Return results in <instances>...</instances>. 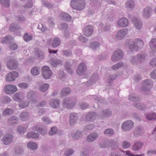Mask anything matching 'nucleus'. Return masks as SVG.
<instances>
[{
  "label": "nucleus",
  "mask_w": 156,
  "mask_h": 156,
  "mask_svg": "<svg viewBox=\"0 0 156 156\" xmlns=\"http://www.w3.org/2000/svg\"><path fill=\"white\" fill-rule=\"evenodd\" d=\"M146 56L144 53L139 52L136 56L131 57L130 62L134 65L139 64L144 61Z\"/></svg>",
  "instance_id": "nucleus-1"
},
{
  "label": "nucleus",
  "mask_w": 156,
  "mask_h": 156,
  "mask_svg": "<svg viewBox=\"0 0 156 156\" xmlns=\"http://www.w3.org/2000/svg\"><path fill=\"white\" fill-rule=\"evenodd\" d=\"M85 5V0H72L70 2V5L72 8L78 10H82Z\"/></svg>",
  "instance_id": "nucleus-2"
},
{
  "label": "nucleus",
  "mask_w": 156,
  "mask_h": 156,
  "mask_svg": "<svg viewBox=\"0 0 156 156\" xmlns=\"http://www.w3.org/2000/svg\"><path fill=\"white\" fill-rule=\"evenodd\" d=\"M76 102V98L73 97L68 98L63 100L62 105L64 107L71 109L74 107Z\"/></svg>",
  "instance_id": "nucleus-3"
},
{
  "label": "nucleus",
  "mask_w": 156,
  "mask_h": 156,
  "mask_svg": "<svg viewBox=\"0 0 156 156\" xmlns=\"http://www.w3.org/2000/svg\"><path fill=\"white\" fill-rule=\"evenodd\" d=\"M151 80L147 79L144 81V83L142 85V90L145 95H149L151 94L149 87L152 84Z\"/></svg>",
  "instance_id": "nucleus-4"
},
{
  "label": "nucleus",
  "mask_w": 156,
  "mask_h": 156,
  "mask_svg": "<svg viewBox=\"0 0 156 156\" xmlns=\"http://www.w3.org/2000/svg\"><path fill=\"white\" fill-rule=\"evenodd\" d=\"M134 123L132 121L128 120L124 121L121 125V128L125 131H129L133 128Z\"/></svg>",
  "instance_id": "nucleus-5"
},
{
  "label": "nucleus",
  "mask_w": 156,
  "mask_h": 156,
  "mask_svg": "<svg viewBox=\"0 0 156 156\" xmlns=\"http://www.w3.org/2000/svg\"><path fill=\"white\" fill-rule=\"evenodd\" d=\"M123 56L122 50L118 49L113 52L112 56V61L115 62L122 59Z\"/></svg>",
  "instance_id": "nucleus-6"
},
{
  "label": "nucleus",
  "mask_w": 156,
  "mask_h": 156,
  "mask_svg": "<svg viewBox=\"0 0 156 156\" xmlns=\"http://www.w3.org/2000/svg\"><path fill=\"white\" fill-rule=\"evenodd\" d=\"M33 129L43 136L47 135L48 133L47 128L44 126L37 125L33 127Z\"/></svg>",
  "instance_id": "nucleus-7"
},
{
  "label": "nucleus",
  "mask_w": 156,
  "mask_h": 156,
  "mask_svg": "<svg viewBox=\"0 0 156 156\" xmlns=\"http://www.w3.org/2000/svg\"><path fill=\"white\" fill-rule=\"evenodd\" d=\"M41 71L43 76L45 79H49L52 75V71L48 66H44L41 69Z\"/></svg>",
  "instance_id": "nucleus-8"
},
{
  "label": "nucleus",
  "mask_w": 156,
  "mask_h": 156,
  "mask_svg": "<svg viewBox=\"0 0 156 156\" xmlns=\"http://www.w3.org/2000/svg\"><path fill=\"white\" fill-rule=\"evenodd\" d=\"M4 90L6 93L11 94L16 91L17 88L15 85L9 84L5 86Z\"/></svg>",
  "instance_id": "nucleus-9"
},
{
  "label": "nucleus",
  "mask_w": 156,
  "mask_h": 156,
  "mask_svg": "<svg viewBox=\"0 0 156 156\" xmlns=\"http://www.w3.org/2000/svg\"><path fill=\"white\" fill-rule=\"evenodd\" d=\"M71 62L72 63H74L75 62V61L73 60H69L66 61L64 64V66L67 70L68 73L71 74H73L74 73V71L72 68Z\"/></svg>",
  "instance_id": "nucleus-10"
},
{
  "label": "nucleus",
  "mask_w": 156,
  "mask_h": 156,
  "mask_svg": "<svg viewBox=\"0 0 156 156\" xmlns=\"http://www.w3.org/2000/svg\"><path fill=\"white\" fill-rule=\"evenodd\" d=\"M19 73L18 72L14 71L10 72L7 75L6 80L7 81L11 82L14 81L16 78L19 76Z\"/></svg>",
  "instance_id": "nucleus-11"
},
{
  "label": "nucleus",
  "mask_w": 156,
  "mask_h": 156,
  "mask_svg": "<svg viewBox=\"0 0 156 156\" xmlns=\"http://www.w3.org/2000/svg\"><path fill=\"white\" fill-rule=\"evenodd\" d=\"M87 70V66L84 62L81 63L78 67L76 70L77 74L80 75H83Z\"/></svg>",
  "instance_id": "nucleus-12"
},
{
  "label": "nucleus",
  "mask_w": 156,
  "mask_h": 156,
  "mask_svg": "<svg viewBox=\"0 0 156 156\" xmlns=\"http://www.w3.org/2000/svg\"><path fill=\"white\" fill-rule=\"evenodd\" d=\"M127 28H124L119 30L117 33L115 37L117 39L121 40L128 33Z\"/></svg>",
  "instance_id": "nucleus-13"
},
{
  "label": "nucleus",
  "mask_w": 156,
  "mask_h": 156,
  "mask_svg": "<svg viewBox=\"0 0 156 156\" xmlns=\"http://www.w3.org/2000/svg\"><path fill=\"white\" fill-rule=\"evenodd\" d=\"M18 65L17 62L14 59L9 60L7 63V67L11 70L16 69L17 68Z\"/></svg>",
  "instance_id": "nucleus-14"
},
{
  "label": "nucleus",
  "mask_w": 156,
  "mask_h": 156,
  "mask_svg": "<svg viewBox=\"0 0 156 156\" xmlns=\"http://www.w3.org/2000/svg\"><path fill=\"white\" fill-rule=\"evenodd\" d=\"M152 12V8L149 7L147 6L144 8L143 11L142 16L145 19L149 18Z\"/></svg>",
  "instance_id": "nucleus-15"
},
{
  "label": "nucleus",
  "mask_w": 156,
  "mask_h": 156,
  "mask_svg": "<svg viewBox=\"0 0 156 156\" xmlns=\"http://www.w3.org/2000/svg\"><path fill=\"white\" fill-rule=\"evenodd\" d=\"M94 32V28L91 25H88L83 30V33L84 35L90 37L91 36Z\"/></svg>",
  "instance_id": "nucleus-16"
},
{
  "label": "nucleus",
  "mask_w": 156,
  "mask_h": 156,
  "mask_svg": "<svg viewBox=\"0 0 156 156\" xmlns=\"http://www.w3.org/2000/svg\"><path fill=\"white\" fill-rule=\"evenodd\" d=\"M27 97L28 99L30 100L34 103H37V100L36 99V93L32 90H30L27 94Z\"/></svg>",
  "instance_id": "nucleus-17"
},
{
  "label": "nucleus",
  "mask_w": 156,
  "mask_h": 156,
  "mask_svg": "<svg viewBox=\"0 0 156 156\" xmlns=\"http://www.w3.org/2000/svg\"><path fill=\"white\" fill-rule=\"evenodd\" d=\"M144 144L142 142L139 141H135L132 147V150L134 151H137L141 150Z\"/></svg>",
  "instance_id": "nucleus-18"
},
{
  "label": "nucleus",
  "mask_w": 156,
  "mask_h": 156,
  "mask_svg": "<svg viewBox=\"0 0 156 156\" xmlns=\"http://www.w3.org/2000/svg\"><path fill=\"white\" fill-rule=\"evenodd\" d=\"M97 115L96 113L94 112H89L86 116V120L88 122H93L96 119Z\"/></svg>",
  "instance_id": "nucleus-19"
},
{
  "label": "nucleus",
  "mask_w": 156,
  "mask_h": 156,
  "mask_svg": "<svg viewBox=\"0 0 156 156\" xmlns=\"http://www.w3.org/2000/svg\"><path fill=\"white\" fill-rule=\"evenodd\" d=\"M13 136L11 134L5 135L3 138V143L5 145H8L12 141Z\"/></svg>",
  "instance_id": "nucleus-20"
},
{
  "label": "nucleus",
  "mask_w": 156,
  "mask_h": 156,
  "mask_svg": "<svg viewBox=\"0 0 156 156\" xmlns=\"http://www.w3.org/2000/svg\"><path fill=\"white\" fill-rule=\"evenodd\" d=\"M143 129L141 126H138L134 130L133 132V135L135 137H138L143 135Z\"/></svg>",
  "instance_id": "nucleus-21"
},
{
  "label": "nucleus",
  "mask_w": 156,
  "mask_h": 156,
  "mask_svg": "<svg viewBox=\"0 0 156 156\" xmlns=\"http://www.w3.org/2000/svg\"><path fill=\"white\" fill-rule=\"evenodd\" d=\"M78 116L77 114L72 113L70 114L69 123L71 125H74L77 122Z\"/></svg>",
  "instance_id": "nucleus-22"
},
{
  "label": "nucleus",
  "mask_w": 156,
  "mask_h": 156,
  "mask_svg": "<svg viewBox=\"0 0 156 156\" xmlns=\"http://www.w3.org/2000/svg\"><path fill=\"white\" fill-rule=\"evenodd\" d=\"M13 41L12 37L10 35H7L3 37L1 40L2 43H5L6 44H10Z\"/></svg>",
  "instance_id": "nucleus-23"
},
{
  "label": "nucleus",
  "mask_w": 156,
  "mask_h": 156,
  "mask_svg": "<svg viewBox=\"0 0 156 156\" xmlns=\"http://www.w3.org/2000/svg\"><path fill=\"white\" fill-rule=\"evenodd\" d=\"M60 101V100L58 99H53L50 101V105L53 108H58L59 106Z\"/></svg>",
  "instance_id": "nucleus-24"
},
{
  "label": "nucleus",
  "mask_w": 156,
  "mask_h": 156,
  "mask_svg": "<svg viewBox=\"0 0 156 156\" xmlns=\"http://www.w3.org/2000/svg\"><path fill=\"white\" fill-rule=\"evenodd\" d=\"M128 20L125 17H123L118 21V25L122 27L127 26L128 25Z\"/></svg>",
  "instance_id": "nucleus-25"
},
{
  "label": "nucleus",
  "mask_w": 156,
  "mask_h": 156,
  "mask_svg": "<svg viewBox=\"0 0 156 156\" xmlns=\"http://www.w3.org/2000/svg\"><path fill=\"white\" fill-rule=\"evenodd\" d=\"M98 136V133H92L87 136L86 140L88 142H92L95 140L97 139Z\"/></svg>",
  "instance_id": "nucleus-26"
},
{
  "label": "nucleus",
  "mask_w": 156,
  "mask_h": 156,
  "mask_svg": "<svg viewBox=\"0 0 156 156\" xmlns=\"http://www.w3.org/2000/svg\"><path fill=\"white\" fill-rule=\"evenodd\" d=\"M133 21L135 27L137 29H140L141 28L142 26V23L140 19L135 17L133 18Z\"/></svg>",
  "instance_id": "nucleus-27"
},
{
  "label": "nucleus",
  "mask_w": 156,
  "mask_h": 156,
  "mask_svg": "<svg viewBox=\"0 0 156 156\" xmlns=\"http://www.w3.org/2000/svg\"><path fill=\"white\" fill-rule=\"evenodd\" d=\"M27 137L28 138H32L34 139H37L39 138V135L38 133L34 131H30L27 134Z\"/></svg>",
  "instance_id": "nucleus-28"
},
{
  "label": "nucleus",
  "mask_w": 156,
  "mask_h": 156,
  "mask_svg": "<svg viewBox=\"0 0 156 156\" xmlns=\"http://www.w3.org/2000/svg\"><path fill=\"white\" fill-rule=\"evenodd\" d=\"M146 118L150 121L156 120V113L153 112H149L147 113L146 116Z\"/></svg>",
  "instance_id": "nucleus-29"
},
{
  "label": "nucleus",
  "mask_w": 156,
  "mask_h": 156,
  "mask_svg": "<svg viewBox=\"0 0 156 156\" xmlns=\"http://www.w3.org/2000/svg\"><path fill=\"white\" fill-rule=\"evenodd\" d=\"M133 106L135 108L141 110H144L146 107V105L142 102H134Z\"/></svg>",
  "instance_id": "nucleus-30"
},
{
  "label": "nucleus",
  "mask_w": 156,
  "mask_h": 156,
  "mask_svg": "<svg viewBox=\"0 0 156 156\" xmlns=\"http://www.w3.org/2000/svg\"><path fill=\"white\" fill-rule=\"evenodd\" d=\"M61 43L60 39L58 37H55L52 42L51 46L53 48L59 46Z\"/></svg>",
  "instance_id": "nucleus-31"
},
{
  "label": "nucleus",
  "mask_w": 156,
  "mask_h": 156,
  "mask_svg": "<svg viewBox=\"0 0 156 156\" xmlns=\"http://www.w3.org/2000/svg\"><path fill=\"white\" fill-rule=\"evenodd\" d=\"M20 29V27L16 23H13L11 24L9 27V30L11 32H15Z\"/></svg>",
  "instance_id": "nucleus-32"
},
{
  "label": "nucleus",
  "mask_w": 156,
  "mask_h": 156,
  "mask_svg": "<svg viewBox=\"0 0 156 156\" xmlns=\"http://www.w3.org/2000/svg\"><path fill=\"white\" fill-rule=\"evenodd\" d=\"M134 43L136 44L138 50L142 48L144 46L143 42L141 39L139 38L135 39L134 40Z\"/></svg>",
  "instance_id": "nucleus-33"
},
{
  "label": "nucleus",
  "mask_w": 156,
  "mask_h": 156,
  "mask_svg": "<svg viewBox=\"0 0 156 156\" xmlns=\"http://www.w3.org/2000/svg\"><path fill=\"white\" fill-rule=\"evenodd\" d=\"M29 115V113L28 112H24L20 114L19 117L21 120L25 121L28 119Z\"/></svg>",
  "instance_id": "nucleus-34"
},
{
  "label": "nucleus",
  "mask_w": 156,
  "mask_h": 156,
  "mask_svg": "<svg viewBox=\"0 0 156 156\" xmlns=\"http://www.w3.org/2000/svg\"><path fill=\"white\" fill-rule=\"evenodd\" d=\"M150 47L153 52H156V39H152L149 43Z\"/></svg>",
  "instance_id": "nucleus-35"
},
{
  "label": "nucleus",
  "mask_w": 156,
  "mask_h": 156,
  "mask_svg": "<svg viewBox=\"0 0 156 156\" xmlns=\"http://www.w3.org/2000/svg\"><path fill=\"white\" fill-rule=\"evenodd\" d=\"M41 72L40 68L37 67H34L31 70V73L33 76H37L39 75Z\"/></svg>",
  "instance_id": "nucleus-36"
},
{
  "label": "nucleus",
  "mask_w": 156,
  "mask_h": 156,
  "mask_svg": "<svg viewBox=\"0 0 156 156\" xmlns=\"http://www.w3.org/2000/svg\"><path fill=\"white\" fill-rule=\"evenodd\" d=\"M62 19L66 21H70L72 19L71 16L69 14L66 13H62L61 14Z\"/></svg>",
  "instance_id": "nucleus-37"
},
{
  "label": "nucleus",
  "mask_w": 156,
  "mask_h": 156,
  "mask_svg": "<svg viewBox=\"0 0 156 156\" xmlns=\"http://www.w3.org/2000/svg\"><path fill=\"white\" fill-rule=\"evenodd\" d=\"M27 147L32 150H35L37 148V145L35 143L30 141L27 144Z\"/></svg>",
  "instance_id": "nucleus-38"
},
{
  "label": "nucleus",
  "mask_w": 156,
  "mask_h": 156,
  "mask_svg": "<svg viewBox=\"0 0 156 156\" xmlns=\"http://www.w3.org/2000/svg\"><path fill=\"white\" fill-rule=\"evenodd\" d=\"M135 5L134 2L133 0H129L125 3V6L126 8L132 9L134 8Z\"/></svg>",
  "instance_id": "nucleus-39"
},
{
  "label": "nucleus",
  "mask_w": 156,
  "mask_h": 156,
  "mask_svg": "<svg viewBox=\"0 0 156 156\" xmlns=\"http://www.w3.org/2000/svg\"><path fill=\"white\" fill-rule=\"evenodd\" d=\"M109 145L113 150H116L118 148L117 142L113 140H110L109 141Z\"/></svg>",
  "instance_id": "nucleus-40"
},
{
  "label": "nucleus",
  "mask_w": 156,
  "mask_h": 156,
  "mask_svg": "<svg viewBox=\"0 0 156 156\" xmlns=\"http://www.w3.org/2000/svg\"><path fill=\"white\" fill-rule=\"evenodd\" d=\"M71 90L70 88L69 87H66L62 90L61 92L60 93V94L62 97H63L65 95L70 94L71 93Z\"/></svg>",
  "instance_id": "nucleus-41"
},
{
  "label": "nucleus",
  "mask_w": 156,
  "mask_h": 156,
  "mask_svg": "<svg viewBox=\"0 0 156 156\" xmlns=\"http://www.w3.org/2000/svg\"><path fill=\"white\" fill-rule=\"evenodd\" d=\"M49 85L47 83H44L40 86L39 90L42 92H45L49 88Z\"/></svg>",
  "instance_id": "nucleus-42"
},
{
  "label": "nucleus",
  "mask_w": 156,
  "mask_h": 156,
  "mask_svg": "<svg viewBox=\"0 0 156 156\" xmlns=\"http://www.w3.org/2000/svg\"><path fill=\"white\" fill-rule=\"evenodd\" d=\"M42 5L48 9H51L53 7V5L51 3L48 2L46 0H42Z\"/></svg>",
  "instance_id": "nucleus-43"
},
{
  "label": "nucleus",
  "mask_w": 156,
  "mask_h": 156,
  "mask_svg": "<svg viewBox=\"0 0 156 156\" xmlns=\"http://www.w3.org/2000/svg\"><path fill=\"white\" fill-rule=\"evenodd\" d=\"M117 77L116 75L114 74L111 75L109 76L107 79V82L110 85H112L113 83V81L115 80Z\"/></svg>",
  "instance_id": "nucleus-44"
},
{
  "label": "nucleus",
  "mask_w": 156,
  "mask_h": 156,
  "mask_svg": "<svg viewBox=\"0 0 156 156\" xmlns=\"http://www.w3.org/2000/svg\"><path fill=\"white\" fill-rule=\"evenodd\" d=\"M48 23L50 27H54L55 24V19L52 17H48Z\"/></svg>",
  "instance_id": "nucleus-45"
},
{
  "label": "nucleus",
  "mask_w": 156,
  "mask_h": 156,
  "mask_svg": "<svg viewBox=\"0 0 156 156\" xmlns=\"http://www.w3.org/2000/svg\"><path fill=\"white\" fill-rule=\"evenodd\" d=\"M103 114L101 115V117H109L111 114V111L108 109H105L103 111Z\"/></svg>",
  "instance_id": "nucleus-46"
},
{
  "label": "nucleus",
  "mask_w": 156,
  "mask_h": 156,
  "mask_svg": "<svg viewBox=\"0 0 156 156\" xmlns=\"http://www.w3.org/2000/svg\"><path fill=\"white\" fill-rule=\"evenodd\" d=\"M13 112V110L10 108H7L5 109L2 112V115L5 116L7 115L12 114Z\"/></svg>",
  "instance_id": "nucleus-47"
},
{
  "label": "nucleus",
  "mask_w": 156,
  "mask_h": 156,
  "mask_svg": "<svg viewBox=\"0 0 156 156\" xmlns=\"http://www.w3.org/2000/svg\"><path fill=\"white\" fill-rule=\"evenodd\" d=\"M35 55L37 57L40 59H43L44 56V53L39 50H38L36 51Z\"/></svg>",
  "instance_id": "nucleus-48"
},
{
  "label": "nucleus",
  "mask_w": 156,
  "mask_h": 156,
  "mask_svg": "<svg viewBox=\"0 0 156 156\" xmlns=\"http://www.w3.org/2000/svg\"><path fill=\"white\" fill-rule=\"evenodd\" d=\"M21 93L20 92H17L15 94L13 95L14 100L16 101L20 102L22 100L21 98Z\"/></svg>",
  "instance_id": "nucleus-49"
},
{
  "label": "nucleus",
  "mask_w": 156,
  "mask_h": 156,
  "mask_svg": "<svg viewBox=\"0 0 156 156\" xmlns=\"http://www.w3.org/2000/svg\"><path fill=\"white\" fill-rule=\"evenodd\" d=\"M23 38L25 41L28 42L32 40L33 36L28 33H26L24 35Z\"/></svg>",
  "instance_id": "nucleus-50"
},
{
  "label": "nucleus",
  "mask_w": 156,
  "mask_h": 156,
  "mask_svg": "<svg viewBox=\"0 0 156 156\" xmlns=\"http://www.w3.org/2000/svg\"><path fill=\"white\" fill-rule=\"evenodd\" d=\"M57 132H58V129L57 127L53 126L51 128L48 132V134L51 136L53 135L56 134Z\"/></svg>",
  "instance_id": "nucleus-51"
},
{
  "label": "nucleus",
  "mask_w": 156,
  "mask_h": 156,
  "mask_svg": "<svg viewBox=\"0 0 156 156\" xmlns=\"http://www.w3.org/2000/svg\"><path fill=\"white\" fill-rule=\"evenodd\" d=\"M82 136V133L81 131H77L75 133L73 136V139L77 140L80 139Z\"/></svg>",
  "instance_id": "nucleus-52"
},
{
  "label": "nucleus",
  "mask_w": 156,
  "mask_h": 156,
  "mask_svg": "<svg viewBox=\"0 0 156 156\" xmlns=\"http://www.w3.org/2000/svg\"><path fill=\"white\" fill-rule=\"evenodd\" d=\"M136 45L134 43V41L129 44V48L131 51H137L138 50Z\"/></svg>",
  "instance_id": "nucleus-53"
},
{
  "label": "nucleus",
  "mask_w": 156,
  "mask_h": 156,
  "mask_svg": "<svg viewBox=\"0 0 156 156\" xmlns=\"http://www.w3.org/2000/svg\"><path fill=\"white\" fill-rule=\"evenodd\" d=\"M123 65L124 64L122 62H120L116 64L113 65L112 67V69L113 70H116L122 67Z\"/></svg>",
  "instance_id": "nucleus-54"
},
{
  "label": "nucleus",
  "mask_w": 156,
  "mask_h": 156,
  "mask_svg": "<svg viewBox=\"0 0 156 156\" xmlns=\"http://www.w3.org/2000/svg\"><path fill=\"white\" fill-rule=\"evenodd\" d=\"M100 45V43L97 42L91 43L90 44V47L93 50H95L98 48Z\"/></svg>",
  "instance_id": "nucleus-55"
},
{
  "label": "nucleus",
  "mask_w": 156,
  "mask_h": 156,
  "mask_svg": "<svg viewBox=\"0 0 156 156\" xmlns=\"http://www.w3.org/2000/svg\"><path fill=\"white\" fill-rule=\"evenodd\" d=\"M129 99L130 101H140L141 98L138 96H135L130 95L129 97Z\"/></svg>",
  "instance_id": "nucleus-56"
},
{
  "label": "nucleus",
  "mask_w": 156,
  "mask_h": 156,
  "mask_svg": "<svg viewBox=\"0 0 156 156\" xmlns=\"http://www.w3.org/2000/svg\"><path fill=\"white\" fill-rule=\"evenodd\" d=\"M26 131V129L23 126H19L17 127V131L20 134H23Z\"/></svg>",
  "instance_id": "nucleus-57"
},
{
  "label": "nucleus",
  "mask_w": 156,
  "mask_h": 156,
  "mask_svg": "<svg viewBox=\"0 0 156 156\" xmlns=\"http://www.w3.org/2000/svg\"><path fill=\"white\" fill-rule=\"evenodd\" d=\"M18 120L17 117L15 116H12L9 119V122L11 124L16 123Z\"/></svg>",
  "instance_id": "nucleus-58"
},
{
  "label": "nucleus",
  "mask_w": 156,
  "mask_h": 156,
  "mask_svg": "<svg viewBox=\"0 0 156 156\" xmlns=\"http://www.w3.org/2000/svg\"><path fill=\"white\" fill-rule=\"evenodd\" d=\"M15 152L17 154H21L23 151V148L20 146H17L15 148Z\"/></svg>",
  "instance_id": "nucleus-59"
},
{
  "label": "nucleus",
  "mask_w": 156,
  "mask_h": 156,
  "mask_svg": "<svg viewBox=\"0 0 156 156\" xmlns=\"http://www.w3.org/2000/svg\"><path fill=\"white\" fill-rule=\"evenodd\" d=\"M0 3L5 7H8L10 5L9 0H0Z\"/></svg>",
  "instance_id": "nucleus-60"
},
{
  "label": "nucleus",
  "mask_w": 156,
  "mask_h": 156,
  "mask_svg": "<svg viewBox=\"0 0 156 156\" xmlns=\"http://www.w3.org/2000/svg\"><path fill=\"white\" fill-rule=\"evenodd\" d=\"M114 133V131L112 129H107L105 131V134L111 136L113 135Z\"/></svg>",
  "instance_id": "nucleus-61"
},
{
  "label": "nucleus",
  "mask_w": 156,
  "mask_h": 156,
  "mask_svg": "<svg viewBox=\"0 0 156 156\" xmlns=\"http://www.w3.org/2000/svg\"><path fill=\"white\" fill-rule=\"evenodd\" d=\"M131 146V143L127 141H123L122 144V147L124 149L128 148Z\"/></svg>",
  "instance_id": "nucleus-62"
},
{
  "label": "nucleus",
  "mask_w": 156,
  "mask_h": 156,
  "mask_svg": "<svg viewBox=\"0 0 156 156\" xmlns=\"http://www.w3.org/2000/svg\"><path fill=\"white\" fill-rule=\"evenodd\" d=\"M18 46L15 43H13L9 45V49L11 50H15L17 49Z\"/></svg>",
  "instance_id": "nucleus-63"
},
{
  "label": "nucleus",
  "mask_w": 156,
  "mask_h": 156,
  "mask_svg": "<svg viewBox=\"0 0 156 156\" xmlns=\"http://www.w3.org/2000/svg\"><path fill=\"white\" fill-rule=\"evenodd\" d=\"M147 154V155H156V149H151L148 151Z\"/></svg>",
  "instance_id": "nucleus-64"
}]
</instances>
